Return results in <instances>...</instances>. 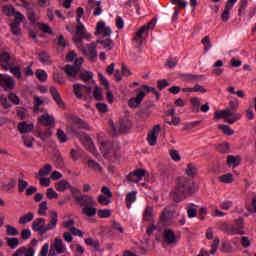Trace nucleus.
Returning <instances> with one entry per match:
<instances>
[{"label": "nucleus", "instance_id": "nucleus-47", "mask_svg": "<svg viewBox=\"0 0 256 256\" xmlns=\"http://www.w3.org/2000/svg\"><path fill=\"white\" fill-rule=\"evenodd\" d=\"M2 11L7 17H13L17 13L12 6H4Z\"/></svg>", "mask_w": 256, "mask_h": 256}, {"label": "nucleus", "instance_id": "nucleus-56", "mask_svg": "<svg viewBox=\"0 0 256 256\" xmlns=\"http://www.w3.org/2000/svg\"><path fill=\"white\" fill-rule=\"evenodd\" d=\"M57 138L60 143H67V135H65V132L61 129L57 131Z\"/></svg>", "mask_w": 256, "mask_h": 256}, {"label": "nucleus", "instance_id": "nucleus-5", "mask_svg": "<svg viewBox=\"0 0 256 256\" xmlns=\"http://www.w3.org/2000/svg\"><path fill=\"white\" fill-rule=\"evenodd\" d=\"M155 25H157V19L153 18L150 22L140 27L134 36V40L137 41V43H143L145 37L149 35L150 29H154Z\"/></svg>", "mask_w": 256, "mask_h": 256}, {"label": "nucleus", "instance_id": "nucleus-43", "mask_svg": "<svg viewBox=\"0 0 256 256\" xmlns=\"http://www.w3.org/2000/svg\"><path fill=\"white\" fill-rule=\"evenodd\" d=\"M186 175H188V177H194L197 175V166L194 164H188L186 168Z\"/></svg>", "mask_w": 256, "mask_h": 256}, {"label": "nucleus", "instance_id": "nucleus-54", "mask_svg": "<svg viewBox=\"0 0 256 256\" xmlns=\"http://www.w3.org/2000/svg\"><path fill=\"white\" fill-rule=\"evenodd\" d=\"M219 129L223 131L224 135H233L234 133L233 130L228 125H225V124L219 125Z\"/></svg>", "mask_w": 256, "mask_h": 256}, {"label": "nucleus", "instance_id": "nucleus-39", "mask_svg": "<svg viewBox=\"0 0 256 256\" xmlns=\"http://www.w3.org/2000/svg\"><path fill=\"white\" fill-rule=\"evenodd\" d=\"M90 3H92V5L94 7H96L93 12L94 17H99V15H101V13H103V8L101 7V2L91 1Z\"/></svg>", "mask_w": 256, "mask_h": 256}, {"label": "nucleus", "instance_id": "nucleus-21", "mask_svg": "<svg viewBox=\"0 0 256 256\" xmlns=\"http://www.w3.org/2000/svg\"><path fill=\"white\" fill-rule=\"evenodd\" d=\"M38 122L40 125H45L46 127H51L55 123V118L53 116L49 115L48 113H45L38 118Z\"/></svg>", "mask_w": 256, "mask_h": 256}, {"label": "nucleus", "instance_id": "nucleus-49", "mask_svg": "<svg viewBox=\"0 0 256 256\" xmlns=\"http://www.w3.org/2000/svg\"><path fill=\"white\" fill-rule=\"evenodd\" d=\"M10 73H12V75H14L16 79H23V76L21 75V69L19 68V66L10 68Z\"/></svg>", "mask_w": 256, "mask_h": 256}, {"label": "nucleus", "instance_id": "nucleus-10", "mask_svg": "<svg viewBox=\"0 0 256 256\" xmlns=\"http://www.w3.org/2000/svg\"><path fill=\"white\" fill-rule=\"evenodd\" d=\"M227 111H230L229 114L232 116L233 119H230V125L237 123L239 119H241V114L237 113V109H239V100L230 101Z\"/></svg>", "mask_w": 256, "mask_h": 256}, {"label": "nucleus", "instance_id": "nucleus-18", "mask_svg": "<svg viewBox=\"0 0 256 256\" xmlns=\"http://www.w3.org/2000/svg\"><path fill=\"white\" fill-rule=\"evenodd\" d=\"M231 111L230 110H220V111H216L214 113V117L216 119V121H219L221 119H225V123H229V125H231L230 119H233L231 116Z\"/></svg>", "mask_w": 256, "mask_h": 256}, {"label": "nucleus", "instance_id": "nucleus-32", "mask_svg": "<svg viewBox=\"0 0 256 256\" xmlns=\"http://www.w3.org/2000/svg\"><path fill=\"white\" fill-rule=\"evenodd\" d=\"M83 215H86V217H95L97 215V208L93 206H86L82 208Z\"/></svg>", "mask_w": 256, "mask_h": 256}, {"label": "nucleus", "instance_id": "nucleus-25", "mask_svg": "<svg viewBox=\"0 0 256 256\" xmlns=\"http://www.w3.org/2000/svg\"><path fill=\"white\" fill-rule=\"evenodd\" d=\"M131 127V121L127 118H123L119 122V131L120 133H127Z\"/></svg>", "mask_w": 256, "mask_h": 256}, {"label": "nucleus", "instance_id": "nucleus-30", "mask_svg": "<svg viewBox=\"0 0 256 256\" xmlns=\"http://www.w3.org/2000/svg\"><path fill=\"white\" fill-rule=\"evenodd\" d=\"M72 121L77 127H80V129H86L88 131L89 129V124L85 121H83L81 118L77 116L72 117Z\"/></svg>", "mask_w": 256, "mask_h": 256}, {"label": "nucleus", "instance_id": "nucleus-2", "mask_svg": "<svg viewBox=\"0 0 256 256\" xmlns=\"http://www.w3.org/2000/svg\"><path fill=\"white\" fill-rule=\"evenodd\" d=\"M111 33V27L105 26V22L100 21L97 23L95 35H103V38L98 39L96 43L98 45H102V47H104V49H107L108 51H111V49H113L114 43L113 40H111V38L105 37H109Z\"/></svg>", "mask_w": 256, "mask_h": 256}, {"label": "nucleus", "instance_id": "nucleus-35", "mask_svg": "<svg viewBox=\"0 0 256 256\" xmlns=\"http://www.w3.org/2000/svg\"><path fill=\"white\" fill-rule=\"evenodd\" d=\"M34 218H35V215L32 212H29L23 215L22 217H20L19 224L25 225L27 223H31V221H33Z\"/></svg>", "mask_w": 256, "mask_h": 256}, {"label": "nucleus", "instance_id": "nucleus-1", "mask_svg": "<svg viewBox=\"0 0 256 256\" xmlns=\"http://www.w3.org/2000/svg\"><path fill=\"white\" fill-rule=\"evenodd\" d=\"M195 191H197V184H195L193 179L180 177L177 179L176 186L170 193V197L175 203H181L188 195H193Z\"/></svg>", "mask_w": 256, "mask_h": 256}, {"label": "nucleus", "instance_id": "nucleus-34", "mask_svg": "<svg viewBox=\"0 0 256 256\" xmlns=\"http://www.w3.org/2000/svg\"><path fill=\"white\" fill-rule=\"evenodd\" d=\"M135 201H137V192L135 191L129 192L126 195L127 208L131 209V203H135Z\"/></svg>", "mask_w": 256, "mask_h": 256}, {"label": "nucleus", "instance_id": "nucleus-36", "mask_svg": "<svg viewBox=\"0 0 256 256\" xmlns=\"http://www.w3.org/2000/svg\"><path fill=\"white\" fill-rule=\"evenodd\" d=\"M43 103H44L43 99H41L39 96L34 97V107H33L34 113H39L43 111L41 109V105H43Z\"/></svg>", "mask_w": 256, "mask_h": 256}, {"label": "nucleus", "instance_id": "nucleus-58", "mask_svg": "<svg viewBox=\"0 0 256 256\" xmlns=\"http://www.w3.org/2000/svg\"><path fill=\"white\" fill-rule=\"evenodd\" d=\"M10 29H11L13 35H16V36L21 35V28H19V24L11 23Z\"/></svg>", "mask_w": 256, "mask_h": 256}, {"label": "nucleus", "instance_id": "nucleus-9", "mask_svg": "<svg viewBox=\"0 0 256 256\" xmlns=\"http://www.w3.org/2000/svg\"><path fill=\"white\" fill-rule=\"evenodd\" d=\"M73 91L77 99H83V97H89L93 93V88L83 84H74Z\"/></svg>", "mask_w": 256, "mask_h": 256}, {"label": "nucleus", "instance_id": "nucleus-26", "mask_svg": "<svg viewBox=\"0 0 256 256\" xmlns=\"http://www.w3.org/2000/svg\"><path fill=\"white\" fill-rule=\"evenodd\" d=\"M69 187H71V183H69V181L67 180H61L55 184L56 190L60 193H63V191H67Z\"/></svg>", "mask_w": 256, "mask_h": 256}, {"label": "nucleus", "instance_id": "nucleus-8", "mask_svg": "<svg viewBox=\"0 0 256 256\" xmlns=\"http://www.w3.org/2000/svg\"><path fill=\"white\" fill-rule=\"evenodd\" d=\"M74 201L77 205L83 208L95 207V205H97V202L93 199V197L87 194H80L78 196H74Z\"/></svg>", "mask_w": 256, "mask_h": 256}, {"label": "nucleus", "instance_id": "nucleus-37", "mask_svg": "<svg viewBox=\"0 0 256 256\" xmlns=\"http://www.w3.org/2000/svg\"><path fill=\"white\" fill-rule=\"evenodd\" d=\"M112 147H113V144L109 140H105L100 144V149L101 151H103L104 155H107V153L111 151Z\"/></svg>", "mask_w": 256, "mask_h": 256}, {"label": "nucleus", "instance_id": "nucleus-12", "mask_svg": "<svg viewBox=\"0 0 256 256\" xmlns=\"http://www.w3.org/2000/svg\"><path fill=\"white\" fill-rule=\"evenodd\" d=\"M0 86L3 87L4 91H13L15 88V80L9 75L0 74Z\"/></svg>", "mask_w": 256, "mask_h": 256}, {"label": "nucleus", "instance_id": "nucleus-14", "mask_svg": "<svg viewBox=\"0 0 256 256\" xmlns=\"http://www.w3.org/2000/svg\"><path fill=\"white\" fill-rule=\"evenodd\" d=\"M78 49H81L82 52L85 55H89V57L95 58L97 57V44L96 43H91V44H84L80 47H78Z\"/></svg>", "mask_w": 256, "mask_h": 256}, {"label": "nucleus", "instance_id": "nucleus-13", "mask_svg": "<svg viewBox=\"0 0 256 256\" xmlns=\"http://www.w3.org/2000/svg\"><path fill=\"white\" fill-rule=\"evenodd\" d=\"M235 3H237V0H227L224 11L221 15V19L224 23H227V21H229V18L231 17V9L235 7Z\"/></svg>", "mask_w": 256, "mask_h": 256}, {"label": "nucleus", "instance_id": "nucleus-6", "mask_svg": "<svg viewBox=\"0 0 256 256\" xmlns=\"http://www.w3.org/2000/svg\"><path fill=\"white\" fill-rule=\"evenodd\" d=\"M243 219L240 217L235 221L234 225H223V231L228 233V235H245V231H243Z\"/></svg>", "mask_w": 256, "mask_h": 256}, {"label": "nucleus", "instance_id": "nucleus-63", "mask_svg": "<svg viewBox=\"0 0 256 256\" xmlns=\"http://www.w3.org/2000/svg\"><path fill=\"white\" fill-rule=\"evenodd\" d=\"M217 151H219V153H229V144L227 143L220 144L217 147Z\"/></svg>", "mask_w": 256, "mask_h": 256}, {"label": "nucleus", "instance_id": "nucleus-57", "mask_svg": "<svg viewBox=\"0 0 256 256\" xmlns=\"http://www.w3.org/2000/svg\"><path fill=\"white\" fill-rule=\"evenodd\" d=\"M8 99L14 105H19V103L21 102V100L19 99V96H17V94H15V93H9Z\"/></svg>", "mask_w": 256, "mask_h": 256}, {"label": "nucleus", "instance_id": "nucleus-40", "mask_svg": "<svg viewBox=\"0 0 256 256\" xmlns=\"http://www.w3.org/2000/svg\"><path fill=\"white\" fill-rule=\"evenodd\" d=\"M6 243L10 249H17L19 247V239L16 237L6 238Z\"/></svg>", "mask_w": 256, "mask_h": 256}, {"label": "nucleus", "instance_id": "nucleus-60", "mask_svg": "<svg viewBox=\"0 0 256 256\" xmlns=\"http://www.w3.org/2000/svg\"><path fill=\"white\" fill-rule=\"evenodd\" d=\"M0 103L2 107H4V109H10L11 107V103L9 102V99H7V97L5 96L0 97Z\"/></svg>", "mask_w": 256, "mask_h": 256}, {"label": "nucleus", "instance_id": "nucleus-22", "mask_svg": "<svg viewBox=\"0 0 256 256\" xmlns=\"http://www.w3.org/2000/svg\"><path fill=\"white\" fill-rule=\"evenodd\" d=\"M155 215L153 214V206H147L143 212V221L149 223L153 221Z\"/></svg>", "mask_w": 256, "mask_h": 256}, {"label": "nucleus", "instance_id": "nucleus-50", "mask_svg": "<svg viewBox=\"0 0 256 256\" xmlns=\"http://www.w3.org/2000/svg\"><path fill=\"white\" fill-rule=\"evenodd\" d=\"M13 17H15V19L12 23H14L15 25H21V23H23V19H25V16H23V14H21L20 12H15Z\"/></svg>", "mask_w": 256, "mask_h": 256}, {"label": "nucleus", "instance_id": "nucleus-19", "mask_svg": "<svg viewBox=\"0 0 256 256\" xmlns=\"http://www.w3.org/2000/svg\"><path fill=\"white\" fill-rule=\"evenodd\" d=\"M163 238L165 243L168 245H175L177 243V236L175 235V232L171 229H166L163 232Z\"/></svg>", "mask_w": 256, "mask_h": 256}, {"label": "nucleus", "instance_id": "nucleus-33", "mask_svg": "<svg viewBox=\"0 0 256 256\" xmlns=\"http://www.w3.org/2000/svg\"><path fill=\"white\" fill-rule=\"evenodd\" d=\"M167 115L168 117H171V120H168L167 118L165 119L168 125H179V120L175 117V109L168 110Z\"/></svg>", "mask_w": 256, "mask_h": 256}, {"label": "nucleus", "instance_id": "nucleus-53", "mask_svg": "<svg viewBox=\"0 0 256 256\" xmlns=\"http://www.w3.org/2000/svg\"><path fill=\"white\" fill-rule=\"evenodd\" d=\"M36 77L39 81H47V72L45 70H37Z\"/></svg>", "mask_w": 256, "mask_h": 256}, {"label": "nucleus", "instance_id": "nucleus-45", "mask_svg": "<svg viewBox=\"0 0 256 256\" xmlns=\"http://www.w3.org/2000/svg\"><path fill=\"white\" fill-rule=\"evenodd\" d=\"M86 245H88V247H93L94 249H99L100 244L98 242V240H95L93 238H87L85 240Z\"/></svg>", "mask_w": 256, "mask_h": 256}, {"label": "nucleus", "instance_id": "nucleus-64", "mask_svg": "<svg viewBox=\"0 0 256 256\" xmlns=\"http://www.w3.org/2000/svg\"><path fill=\"white\" fill-rule=\"evenodd\" d=\"M248 211H249V213H254V214H256V197H254V198L252 199V204H251V206L248 208Z\"/></svg>", "mask_w": 256, "mask_h": 256}, {"label": "nucleus", "instance_id": "nucleus-29", "mask_svg": "<svg viewBox=\"0 0 256 256\" xmlns=\"http://www.w3.org/2000/svg\"><path fill=\"white\" fill-rule=\"evenodd\" d=\"M239 163H241V157L228 155L227 164L229 167H237V165H239Z\"/></svg>", "mask_w": 256, "mask_h": 256}, {"label": "nucleus", "instance_id": "nucleus-55", "mask_svg": "<svg viewBox=\"0 0 256 256\" xmlns=\"http://www.w3.org/2000/svg\"><path fill=\"white\" fill-rule=\"evenodd\" d=\"M98 217L100 219H108V217H111V210H98Z\"/></svg>", "mask_w": 256, "mask_h": 256}, {"label": "nucleus", "instance_id": "nucleus-44", "mask_svg": "<svg viewBox=\"0 0 256 256\" xmlns=\"http://www.w3.org/2000/svg\"><path fill=\"white\" fill-rule=\"evenodd\" d=\"M29 187V182L19 178L18 179V191L19 193H23L25 189Z\"/></svg>", "mask_w": 256, "mask_h": 256}, {"label": "nucleus", "instance_id": "nucleus-11", "mask_svg": "<svg viewBox=\"0 0 256 256\" xmlns=\"http://www.w3.org/2000/svg\"><path fill=\"white\" fill-rule=\"evenodd\" d=\"M45 223H47V220H45V218H36L32 222V231H35V233H38L41 236L45 235L47 233Z\"/></svg>", "mask_w": 256, "mask_h": 256}, {"label": "nucleus", "instance_id": "nucleus-20", "mask_svg": "<svg viewBox=\"0 0 256 256\" xmlns=\"http://www.w3.org/2000/svg\"><path fill=\"white\" fill-rule=\"evenodd\" d=\"M50 95L52 96L53 100L61 109L65 107V103L63 102V99H61V94H59V91H57V88L55 86L50 87Z\"/></svg>", "mask_w": 256, "mask_h": 256}, {"label": "nucleus", "instance_id": "nucleus-42", "mask_svg": "<svg viewBox=\"0 0 256 256\" xmlns=\"http://www.w3.org/2000/svg\"><path fill=\"white\" fill-rule=\"evenodd\" d=\"M5 227H6V233L10 237H17V235H19V230H17V228H15V226L6 225Z\"/></svg>", "mask_w": 256, "mask_h": 256}, {"label": "nucleus", "instance_id": "nucleus-15", "mask_svg": "<svg viewBox=\"0 0 256 256\" xmlns=\"http://www.w3.org/2000/svg\"><path fill=\"white\" fill-rule=\"evenodd\" d=\"M143 177H145V170L139 168L136 169L135 171L131 172L127 179L128 181H131L132 183H139L141 181V179H143Z\"/></svg>", "mask_w": 256, "mask_h": 256}, {"label": "nucleus", "instance_id": "nucleus-17", "mask_svg": "<svg viewBox=\"0 0 256 256\" xmlns=\"http://www.w3.org/2000/svg\"><path fill=\"white\" fill-rule=\"evenodd\" d=\"M159 131H161V125H156L148 133L147 141L151 147H155V145H157V133H159Z\"/></svg>", "mask_w": 256, "mask_h": 256}, {"label": "nucleus", "instance_id": "nucleus-23", "mask_svg": "<svg viewBox=\"0 0 256 256\" xmlns=\"http://www.w3.org/2000/svg\"><path fill=\"white\" fill-rule=\"evenodd\" d=\"M18 130L22 135H25V133H31V131H33V124H28L25 121L20 122L18 124Z\"/></svg>", "mask_w": 256, "mask_h": 256}, {"label": "nucleus", "instance_id": "nucleus-41", "mask_svg": "<svg viewBox=\"0 0 256 256\" xmlns=\"http://www.w3.org/2000/svg\"><path fill=\"white\" fill-rule=\"evenodd\" d=\"M38 59L40 63H47V65H51V56H49L47 52L40 53Z\"/></svg>", "mask_w": 256, "mask_h": 256}, {"label": "nucleus", "instance_id": "nucleus-62", "mask_svg": "<svg viewBox=\"0 0 256 256\" xmlns=\"http://www.w3.org/2000/svg\"><path fill=\"white\" fill-rule=\"evenodd\" d=\"M187 215H188L189 219H193V218L197 217V209H195L193 207H188Z\"/></svg>", "mask_w": 256, "mask_h": 256}, {"label": "nucleus", "instance_id": "nucleus-61", "mask_svg": "<svg viewBox=\"0 0 256 256\" xmlns=\"http://www.w3.org/2000/svg\"><path fill=\"white\" fill-rule=\"evenodd\" d=\"M46 196L49 199H57V197H59V194H57V192H55V190H53V188H48L47 192H46Z\"/></svg>", "mask_w": 256, "mask_h": 256}, {"label": "nucleus", "instance_id": "nucleus-27", "mask_svg": "<svg viewBox=\"0 0 256 256\" xmlns=\"http://www.w3.org/2000/svg\"><path fill=\"white\" fill-rule=\"evenodd\" d=\"M78 75H79V79H81V81H83L84 83L93 82V73L89 71L79 72Z\"/></svg>", "mask_w": 256, "mask_h": 256}, {"label": "nucleus", "instance_id": "nucleus-46", "mask_svg": "<svg viewBox=\"0 0 256 256\" xmlns=\"http://www.w3.org/2000/svg\"><path fill=\"white\" fill-rule=\"evenodd\" d=\"M47 209V201H43L42 203L39 204L38 215L45 217V215H47Z\"/></svg>", "mask_w": 256, "mask_h": 256}, {"label": "nucleus", "instance_id": "nucleus-4", "mask_svg": "<svg viewBox=\"0 0 256 256\" xmlns=\"http://www.w3.org/2000/svg\"><path fill=\"white\" fill-rule=\"evenodd\" d=\"M81 65H83V58L76 59L74 65L68 64L64 66L63 71L69 81H75V79H77V75H79L81 71Z\"/></svg>", "mask_w": 256, "mask_h": 256}, {"label": "nucleus", "instance_id": "nucleus-38", "mask_svg": "<svg viewBox=\"0 0 256 256\" xmlns=\"http://www.w3.org/2000/svg\"><path fill=\"white\" fill-rule=\"evenodd\" d=\"M15 185H17V180L15 178H11L7 184L2 185V189H4V191H13V189H15Z\"/></svg>", "mask_w": 256, "mask_h": 256}, {"label": "nucleus", "instance_id": "nucleus-31", "mask_svg": "<svg viewBox=\"0 0 256 256\" xmlns=\"http://www.w3.org/2000/svg\"><path fill=\"white\" fill-rule=\"evenodd\" d=\"M53 166L50 164H45L43 168H41L38 174L35 177H47L49 173H51Z\"/></svg>", "mask_w": 256, "mask_h": 256}, {"label": "nucleus", "instance_id": "nucleus-16", "mask_svg": "<svg viewBox=\"0 0 256 256\" xmlns=\"http://www.w3.org/2000/svg\"><path fill=\"white\" fill-rule=\"evenodd\" d=\"M58 221H59V216L57 215V212L52 210L50 212L49 222L46 225V233H49V231H53V229H57Z\"/></svg>", "mask_w": 256, "mask_h": 256}, {"label": "nucleus", "instance_id": "nucleus-48", "mask_svg": "<svg viewBox=\"0 0 256 256\" xmlns=\"http://www.w3.org/2000/svg\"><path fill=\"white\" fill-rule=\"evenodd\" d=\"M88 167L94 171H102L101 165H99V163H97L95 160H88Z\"/></svg>", "mask_w": 256, "mask_h": 256}, {"label": "nucleus", "instance_id": "nucleus-3", "mask_svg": "<svg viewBox=\"0 0 256 256\" xmlns=\"http://www.w3.org/2000/svg\"><path fill=\"white\" fill-rule=\"evenodd\" d=\"M147 93H153V95L156 96V99H159L160 97L159 92H157L155 88L148 85H143L142 88L138 90L137 96L128 100L129 107H131L132 109L139 107L143 99H145V95H147Z\"/></svg>", "mask_w": 256, "mask_h": 256}, {"label": "nucleus", "instance_id": "nucleus-24", "mask_svg": "<svg viewBox=\"0 0 256 256\" xmlns=\"http://www.w3.org/2000/svg\"><path fill=\"white\" fill-rule=\"evenodd\" d=\"M85 33V25L78 24L76 27V34L73 37L74 43H81V35Z\"/></svg>", "mask_w": 256, "mask_h": 256}, {"label": "nucleus", "instance_id": "nucleus-28", "mask_svg": "<svg viewBox=\"0 0 256 256\" xmlns=\"http://www.w3.org/2000/svg\"><path fill=\"white\" fill-rule=\"evenodd\" d=\"M84 141H85V147L95 155L97 153V150L95 149V145L93 144V140H91V137L89 136H84Z\"/></svg>", "mask_w": 256, "mask_h": 256}, {"label": "nucleus", "instance_id": "nucleus-52", "mask_svg": "<svg viewBox=\"0 0 256 256\" xmlns=\"http://www.w3.org/2000/svg\"><path fill=\"white\" fill-rule=\"evenodd\" d=\"M53 79H54L55 83H58V85H65V79L63 78V75H61L59 73H54Z\"/></svg>", "mask_w": 256, "mask_h": 256}, {"label": "nucleus", "instance_id": "nucleus-59", "mask_svg": "<svg viewBox=\"0 0 256 256\" xmlns=\"http://www.w3.org/2000/svg\"><path fill=\"white\" fill-rule=\"evenodd\" d=\"M9 61H11V55H9V53L4 52L2 54H0V63H5L7 65V63H9Z\"/></svg>", "mask_w": 256, "mask_h": 256}, {"label": "nucleus", "instance_id": "nucleus-51", "mask_svg": "<svg viewBox=\"0 0 256 256\" xmlns=\"http://www.w3.org/2000/svg\"><path fill=\"white\" fill-rule=\"evenodd\" d=\"M51 134H52L51 129L48 128L45 132H39L38 136L42 141H47L49 137H51Z\"/></svg>", "mask_w": 256, "mask_h": 256}, {"label": "nucleus", "instance_id": "nucleus-7", "mask_svg": "<svg viewBox=\"0 0 256 256\" xmlns=\"http://www.w3.org/2000/svg\"><path fill=\"white\" fill-rule=\"evenodd\" d=\"M67 251V246L60 238H55L54 243L51 244L48 256L63 255Z\"/></svg>", "mask_w": 256, "mask_h": 256}]
</instances>
